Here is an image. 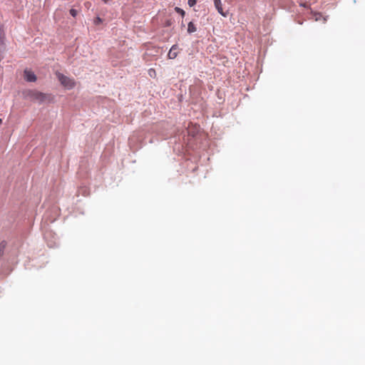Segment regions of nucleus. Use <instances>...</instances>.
Returning a JSON list of instances; mask_svg holds the SVG:
<instances>
[{
    "label": "nucleus",
    "mask_w": 365,
    "mask_h": 365,
    "mask_svg": "<svg viewBox=\"0 0 365 365\" xmlns=\"http://www.w3.org/2000/svg\"><path fill=\"white\" fill-rule=\"evenodd\" d=\"M214 4L217 11L223 16H226L227 14L223 11V9L222 6L221 0H214Z\"/></svg>",
    "instance_id": "39448f33"
},
{
    "label": "nucleus",
    "mask_w": 365,
    "mask_h": 365,
    "mask_svg": "<svg viewBox=\"0 0 365 365\" xmlns=\"http://www.w3.org/2000/svg\"><path fill=\"white\" fill-rule=\"evenodd\" d=\"M24 78L28 82H34L36 81V75L30 70L24 71Z\"/></svg>",
    "instance_id": "7ed1b4c3"
},
{
    "label": "nucleus",
    "mask_w": 365,
    "mask_h": 365,
    "mask_svg": "<svg viewBox=\"0 0 365 365\" xmlns=\"http://www.w3.org/2000/svg\"><path fill=\"white\" fill-rule=\"evenodd\" d=\"M3 254H4V252L0 250V258L1 257V256L3 255Z\"/></svg>",
    "instance_id": "ddd939ff"
},
{
    "label": "nucleus",
    "mask_w": 365,
    "mask_h": 365,
    "mask_svg": "<svg viewBox=\"0 0 365 365\" xmlns=\"http://www.w3.org/2000/svg\"><path fill=\"white\" fill-rule=\"evenodd\" d=\"M178 45H176V44L173 45L171 47V48L170 49L169 53L168 54V58L170 59L175 58L178 56Z\"/></svg>",
    "instance_id": "20e7f679"
},
{
    "label": "nucleus",
    "mask_w": 365,
    "mask_h": 365,
    "mask_svg": "<svg viewBox=\"0 0 365 365\" xmlns=\"http://www.w3.org/2000/svg\"><path fill=\"white\" fill-rule=\"evenodd\" d=\"M197 31L195 25L192 22H190L187 26V32L189 34L194 33Z\"/></svg>",
    "instance_id": "423d86ee"
},
{
    "label": "nucleus",
    "mask_w": 365,
    "mask_h": 365,
    "mask_svg": "<svg viewBox=\"0 0 365 365\" xmlns=\"http://www.w3.org/2000/svg\"><path fill=\"white\" fill-rule=\"evenodd\" d=\"M85 5H86V6H89V5H90V3H89V2H87V3H86V4H85Z\"/></svg>",
    "instance_id": "4468645a"
},
{
    "label": "nucleus",
    "mask_w": 365,
    "mask_h": 365,
    "mask_svg": "<svg viewBox=\"0 0 365 365\" xmlns=\"http://www.w3.org/2000/svg\"><path fill=\"white\" fill-rule=\"evenodd\" d=\"M102 21H103V20L100 17H96V19L94 20V24L96 25H98V24H101Z\"/></svg>",
    "instance_id": "9d476101"
},
{
    "label": "nucleus",
    "mask_w": 365,
    "mask_h": 365,
    "mask_svg": "<svg viewBox=\"0 0 365 365\" xmlns=\"http://www.w3.org/2000/svg\"><path fill=\"white\" fill-rule=\"evenodd\" d=\"M104 3H107L109 0H102Z\"/></svg>",
    "instance_id": "2eb2a0df"
},
{
    "label": "nucleus",
    "mask_w": 365,
    "mask_h": 365,
    "mask_svg": "<svg viewBox=\"0 0 365 365\" xmlns=\"http://www.w3.org/2000/svg\"><path fill=\"white\" fill-rule=\"evenodd\" d=\"M70 14H71V15L72 16L76 17V15L78 14V11H77V10H76V9H71L70 10Z\"/></svg>",
    "instance_id": "1a4fd4ad"
},
{
    "label": "nucleus",
    "mask_w": 365,
    "mask_h": 365,
    "mask_svg": "<svg viewBox=\"0 0 365 365\" xmlns=\"http://www.w3.org/2000/svg\"><path fill=\"white\" fill-rule=\"evenodd\" d=\"M187 3H188V5H189L190 7H192V6H195V4H196V0H188V2H187Z\"/></svg>",
    "instance_id": "9b49d317"
},
{
    "label": "nucleus",
    "mask_w": 365,
    "mask_h": 365,
    "mask_svg": "<svg viewBox=\"0 0 365 365\" xmlns=\"http://www.w3.org/2000/svg\"><path fill=\"white\" fill-rule=\"evenodd\" d=\"M175 11L178 13L179 14H180L182 17L185 16V12L184 10H182V9L179 8V7H175Z\"/></svg>",
    "instance_id": "0eeeda50"
},
{
    "label": "nucleus",
    "mask_w": 365,
    "mask_h": 365,
    "mask_svg": "<svg viewBox=\"0 0 365 365\" xmlns=\"http://www.w3.org/2000/svg\"><path fill=\"white\" fill-rule=\"evenodd\" d=\"M148 73H149V75L150 76H153V74H155V71L153 68H150L149 71H148Z\"/></svg>",
    "instance_id": "f8f14e48"
},
{
    "label": "nucleus",
    "mask_w": 365,
    "mask_h": 365,
    "mask_svg": "<svg viewBox=\"0 0 365 365\" xmlns=\"http://www.w3.org/2000/svg\"><path fill=\"white\" fill-rule=\"evenodd\" d=\"M6 246V242H4V241L1 242L0 243V250L4 252Z\"/></svg>",
    "instance_id": "6e6552de"
},
{
    "label": "nucleus",
    "mask_w": 365,
    "mask_h": 365,
    "mask_svg": "<svg viewBox=\"0 0 365 365\" xmlns=\"http://www.w3.org/2000/svg\"><path fill=\"white\" fill-rule=\"evenodd\" d=\"M56 76L61 84L66 89L71 90L76 86V82L73 78H69L60 72H56Z\"/></svg>",
    "instance_id": "f257e3e1"
},
{
    "label": "nucleus",
    "mask_w": 365,
    "mask_h": 365,
    "mask_svg": "<svg viewBox=\"0 0 365 365\" xmlns=\"http://www.w3.org/2000/svg\"><path fill=\"white\" fill-rule=\"evenodd\" d=\"M31 97L36 101H38L39 102H43L47 99V95L38 91H34L33 92Z\"/></svg>",
    "instance_id": "f03ea898"
}]
</instances>
